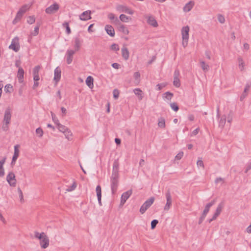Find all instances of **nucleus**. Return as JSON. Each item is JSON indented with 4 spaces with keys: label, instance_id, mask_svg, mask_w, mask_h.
Returning <instances> with one entry per match:
<instances>
[{
    "label": "nucleus",
    "instance_id": "nucleus-1",
    "mask_svg": "<svg viewBox=\"0 0 251 251\" xmlns=\"http://www.w3.org/2000/svg\"><path fill=\"white\" fill-rule=\"evenodd\" d=\"M11 119V109L10 107H7L4 112V118L3 120L2 129L6 131L9 129V124L10 123Z\"/></svg>",
    "mask_w": 251,
    "mask_h": 251
},
{
    "label": "nucleus",
    "instance_id": "nucleus-2",
    "mask_svg": "<svg viewBox=\"0 0 251 251\" xmlns=\"http://www.w3.org/2000/svg\"><path fill=\"white\" fill-rule=\"evenodd\" d=\"M190 31V28L189 26L186 25L183 26L181 30V34L182 39V46L184 48H186L188 45L189 40V33Z\"/></svg>",
    "mask_w": 251,
    "mask_h": 251
},
{
    "label": "nucleus",
    "instance_id": "nucleus-3",
    "mask_svg": "<svg viewBox=\"0 0 251 251\" xmlns=\"http://www.w3.org/2000/svg\"><path fill=\"white\" fill-rule=\"evenodd\" d=\"M154 201V198L153 197H151L146 201L141 207L140 212L142 214H144L145 211L152 205Z\"/></svg>",
    "mask_w": 251,
    "mask_h": 251
},
{
    "label": "nucleus",
    "instance_id": "nucleus-4",
    "mask_svg": "<svg viewBox=\"0 0 251 251\" xmlns=\"http://www.w3.org/2000/svg\"><path fill=\"white\" fill-rule=\"evenodd\" d=\"M118 176L119 175H117L116 174L115 175H112L111 177V190L112 193H115L117 190V187L118 185Z\"/></svg>",
    "mask_w": 251,
    "mask_h": 251
},
{
    "label": "nucleus",
    "instance_id": "nucleus-5",
    "mask_svg": "<svg viewBox=\"0 0 251 251\" xmlns=\"http://www.w3.org/2000/svg\"><path fill=\"white\" fill-rule=\"evenodd\" d=\"M19 38L15 37L12 41L11 45L9 46V48L17 52L20 49V44L19 41Z\"/></svg>",
    "mask_w": 251,
    "mask_h": 251
},
{
    "label": "nucleus",
    "instance_id": "nucleus-6",
    "mask_svg": "<svg viewBox=\"0 0 251 251\" xmlns=\"http://www.w3.org/2000/svg\"><path fill=\"white\" fill-rule=\"evenodd\" d=\"M6 180L9 184L12 187H15L16 184L15 175L13 172H10L6 177Z\"/></svg>",
    "mask_w": 251,
    "mask_h": 251
},
{
    "label": "nucleus",
    "instance_id": "nucleus-7",
    "mask_svg": "<svg viewBox=\"0 0 251 251\" xmlns=\"http://www.w3.org/2000/svg\"><path fill=\"white\" fill-rule=\"evenodd\" d=\"M38 237L42 248L46 249L49 245V239L48 236H36Z\"/></svg>",
    "mask_w": 251,
    "mask_h": 251
},
{
    "label": "nucleus",
    "instance_id": "nucleus-8",
    "mask_svg": "<svg viewBox=\"0 0 251 251\" xmlns=\"http://www.w3.org/2000/svg\"><path fill=\"white\" fill-rule=\"evenodd\" d=\"M165 196L167 200V202L164 206V210L165 211H168L171 208L172 204V197L170 192L169 191H168L166 192Z\"/></svg>",
    "mask_w": 251,
    "mask_h": 251
},
{
    "label": "nucleus",
    "instance_id": "nucleus-9",
    "mask_svg": "<svg viewBox=\"0 0 251 251\" xmlns=\"http://www.w3.org/2000/svg\"><path fill=\"white\" fill-rule=\"evenodd\" d=\"M224 205H225V202L224 201L221 202L219 204V205L216 210L215 213H214L212 218L210 220L209 222H211L212 221L215 220L217 218V217L219 216V215L220 214L221 211H222V210L224 207Z\"/></svg>",
    "mask_w": 251,
    "mask_h": 251
},
{
    "label": "nucleus",
    "instance_id": "nucleus-10",
    "mask_svg": "<svg viewBox=\"0 0 251 251\" xmlns=\"http://www.w3.org/2000/svg\"><path fill=\"white\" fill-rule=\"evenodd\" d=\"M117 10L120 12H125L130 15L134 14V11L132 9L123 5H118L117 7Z\"/></svg>",
    "mask_w": 251,
    "mask_h": 251
},
{
    "label": "nucleus",
    "instance_id": "nucleus-11",
    "mask_svg": "<svg viewBox=\"0 0 251 251\" xmlns=\"http://www.w3.org/2000/svg\"><path fill=\"white\" fill-rule=\"evenodd\" d=\"M59 8V5L55 3L53 4L50 5V7L47 8L45 10L46 13L48 14H51L57 12Z\"/></svg>",
    "mask_w": 251,
    "mask_h": 251
},
{
    "label": "nucleus",
    "instance_id": "nucleus-12",
    "mask_svg": "<svg viewBox=\"0 0 251 251\" xmlns=\"http://www.w3.org/2000/svg\"><path fill=\"white\" fill-rule=\"evenodd\" d=\"M75 53V51L73 50H68L66 52V62L68 64L72 63L73 58V55Z\"/></svg>",
    "mask_w": 251,
    "mask_h": 251
},
{
    "label": "nucleus",
    "instance_id": "nucleus-13",
    "mask_svg": "<svg viewBox=\"0 0 251 251\" xmlns=\"http://www.w3.org/2000/svg\"><path fill=\"white\" fill-rule=\"evenodd\" d=\"M91 11L87 10L83 12L80 16L79 19L82 21H87L91 19Z\"/></svg>",
    "mask_w": 251,
    "mask_h": 251
},
{
    "label": "nucleus",
    "instance_id": "nucleus-14",
    "mask_svg": "<svg viewBox=\"0 0 251 251\" xmlns=\"http://www.w3.org/2000/svg\"><path fill=\"white\" fill-rule=\"evenodd\" d=\"M132 194V190H130L124 193L121 197V204L123 205Z\"/></svg>",
    "mask_w": 251,
    "mask_h": 251
},
{
    "label": "nucleus",
    "instance_id": "nucleus-15",
    "mask_svg": "<svg viewBox=\"0 0 251 251\" xmlns=\"http://www.w3.org/2000/svg\"><path fill=\"white\" fill-rule=\"evenodd\" d=\"M61 71L59 67H57L54 70V80L57 83L60 79Z\"/></svg>",
    "mask_w": 251,
    "mask_h": 251
},
{
    "label": "nucleus",
    "instance_id": "nucleus-16",
    "mask_svg": "<svg viewBox=\"0 0 251 251\" xmlns=\"http://www.w3.org/2000/svg\"><path fill=\"white\" fill-rule=\"evenodd\" d=\"M19 145H17L14 147V153L12 158V163H14L15 162L19 155L20 151L19 150Z\"/></svg>",
    "mask_w": 251,
    "mask_h": 251
},
{
    "label": "nucleus",
    "instance_id": "nucleus-17",
    "mask_svg": "<svg viewBox=\"0 0 251 251\" xmlns=\"http://www.w3.org/2000/svg\"><path fill=\"white\" fill-rule=\"evenodd\" d=\"M195 5L194 1H190L189 2L186 3L184 6L183 9L185 12L190 11L193 7Z\"/></svg>",
    "mask_w": 251,
    "mask_h": 251
},
{
    "label": "nucleus",
    "instance_id": "nucleus-18",
    "mask_svg": "<svg viewBox=\"0 0 251 251\" xmlns=\"http://www.w3.org/2000/svg\"><path fill=\"white\" fill-rule=\"evenodd\" d=\"M24 74L25 72L23 68H20L18 69L17 77L20 83H23L24 82Z\"/></svg>",
    "mask_w": 251,
    "mask_h": 251
},
{
    "label": "nucleus",
    "instance_id": "nucleus-19",
    "mask_svg": "<svg viewBox=\"0 0 251 251\" xmlns=\"http://www.w3.org/2000/svg\"><path fill=\"white\" fill-rule=\"evenodd\" d=\"M81 42L79 38H75L74 41V48L75 52L78 51L81 47Z\"/></svg>",
    "mask_w": 251,
    "mask_h": 251
},
{
    "label": "nucleus",
    "instance_id": "nucleus-20",
    "mask_svg": "<svg viewBox=\"0 0 251 251\" xmlns=\"http://www.w3.org/2000/svg\"><path fill=\"white\" fill-rule=\"evenodd\" d=\"M122 55L123 58L127 60L129 58V51L127 48L126 47H123V48L121 50Z\"/></svg>",
    "mask_w": 251,
    "mask_h": 251
},
{
    "label": "nucleus",
    "instance_id": "nucleus-21",
    "mask_svg": "<svg viewBox=\"0 0 251 251\" xmlns=\"http://www.w3.org/2000/svg\"><path fill=\"white\" fill-rule=\"evenodd\" d=\"M105 29L107 33L110 36L113 37L115 35V31L113 27L110 25H106Z\"/></svg>",
    "mask_w": 251,
    "mask_h": 251
},
{
    "label": "nucleus",
    "instance_id": "nucleus-22",
    "mask_svg": "<svg viewBox=\"0 0 251 251\" xmlns=\"http://www.w3.org/2000/svg\"><path fill=\"white\" fill-rule=\"evenodd\" d=\"M119 25L118 29L119 30L124 34L127 35L129 33V31L127 28L124 25L121 24L120 22L117 24Z\"/></svg>",
    "mask_w": 251,
    "mask_h": 251
},
{
    "label": "nucleus",
    "instance_id": "nucleus-23",
    "mask_svg": "<svg viewBox=\"0 0 251 251\" xmlns=\"http://www.w3.org/2000/svg\"><path fill=\"white\" fill-rule=\"evenodd\" d=\"M215 201L213 200L211 202H209L206 204L202 213L203 216H206V214L209 211L210 207L212 206L215 203Z\"/></svg>",
    "mask_w": 251,
    "mask_h": 251
},
{
    "label": "nucleus",
    "instance_id": "nucleus-24",
    "mask_svg": "<svg viewBox=\"0 0 251 251\" xmlns=\"http://www.w3.org/2000/svg\"><path fill=\"white\" fill-rule=\"evenodd\" d=\"M148 23L151 25L153 26V27H157L158 26V24L152 16H149L148 20Z\"/></svg>",
    "mask_w": 251,
    "mask_h": 251
},
{
    "label": "nucleus",
    "instance_id": "nucleus-25",
    "mask_svg": "<svg viewBox=\"0 0 251 251\" xmlns=\"http://www.w3.org/2000/svg\"><path fill=\"white\" fill-rule=\"evenodd\" d=\"M96 193L98 197L99 203L100 205H101V187L100 185H98L96 187Z\"/></svg>",
    "mask_w": 251,
    "mask_h": 251
},
{
    "label": "nucleus",
    "instance_id": "nucleus-26",
    "mask_svg": "<svg viewBox=\"0 0 251 251\" xmlns=\"http://www.w3.org/2000/svg\"><path fill=\"white\" fill-rule=\"evenodd\" d=\"M134 93L138 97L139 100H142L143 98V93L139 88H136L134 90Z\"/></svg>",
    "mask_w": 251,
    "mask_h": 251
},
{
    "label": "nucleus",
    "instance_id": "nucleus-27",
    "mask_svg": "<svg viewBox=\"0 0 251 251\" xmlns=\"http://www.w3.org/2000/svg\"><path fill=\"white\" fill-rule=\"evenodd\" d=\"M93 82H94V79L92 76H89L88 77H87V78L86 80V83L87 85L90 88H93V87H94Z\"/></svg>",
    "mask_w": 251,
    "mask_h": 251
},
{
    "label": "nucleus",
    "instance_id": "nucleus-28",
    "mask_svg": "<svg viewBox=\"0 0 251 251\" xmlns=\"http://www.w3.org/2000/svg\"><path fill=\"white\" fill-rule=\"evenodd\" d=\"M108 17L110 20H113V23L116 25H117L120 22L118 19L113 13H109L108 15Z\"/></svg>",
    "mask_w": 251,
    "mask_h": 251
},
{
    "label": "nucleus",
    "instance_id": "nucleus-29",
    "mask_svg": "<svg viewBox=\"0 0 251 251\" xmlns=\"http://www.w3.org/2000/svg\"><path fill=\"white\" fill-rule=\"evenodd\" d=\"M5 162V158L0 160V176H3L4 175V170L3 169V164Z\"/></svg>",
    "mask_w": 251,
    "mask_h": 251
},
{
    "label": "nucleus",
    "instance_id": "nucleus-30",
    "mask_svg": "<svg viewBox=\"0 0 251 251\" xmlns=\"http://www.w3.org/2000/svg\"><path fill=\"white\" fill-rule=\"evenodd\" d=\"M30 7V5H24L19 9L18 12L22 15H24V14L29 9Z\"/></svg>",
    "mask_w": 251,
    "mask_h": 251
},
{
    "label": "nucleus",
    "instance_id": "nucleus-31",
    "mask_svg": "<svg viewBox=\"0 0 251 251\" xmlns=\"http://www.w3.org/2000/svg\"><path fill=\"white\" fill-rule=\"evenodd\" d=\"M118 168H119V163H118V161H115L113 163L112 175H115L116 174L117 175H119L118 173Z\"/></svg>",
    "mask_w": 251,
    "mask_h": 251
},
{
    "label": "nucleus",
    "instance_id": "nucleus-32",
    "mask_svg": "<svg viewBox=\"0 0 251 251\" xmlns=\"http://www.w3.org/2000/svg\"><path fill=\"white\" fill-rule=\"evenodd\" d=\"M23 16V15L21 14V13L18 12L15 19L12 22L13 24L15 25L18 22H19L22 19Z\"/></svg>",
    "mask_w": 251,
    "mask_h": 251
},
{
    "label": "nucleus",
    "instance_id": "nucleus-33",
    "mask_svg": "<svg viewBox=\"0 0 251 251\" xmlns=\"http://www.w3.org/2000/svg\"><path fill=\"white\" fill-rule=\"evenodd\" d=\"M200 65L202 69L204 72H207L209 70V65L205 63L203 61H200Z\"/></svg>",
    "mask_w": 251,
    "mask_h": 251
},
{
    "label": "nucleus",
    "instance_id": "nucleus-34",
    "mask_svg": "<svg viewBox=\"0 0 251 251\" xmlns=\"http://www.w3.org/2000/svg\"><path fill=\"white\" fill-rule=\"evenodd\" d=\"M119 18L121 21H122L123 22H125V23H127L131 20V18L127 17V16H126L125 14L120 15Z\"/></svg>",
    "mask_w": 251,
    "mask_h": 251
},
{
    "label": "nucleus",
    "instance_id": "nucleus-35",
    "mask_svg": "<svg viewBox=\"0 0 251 251\" xmlns=\"http://www.w3.org/2000/svg\"><path fill=\"white\" fill-rule=\"evenodd\" d=\"M238 61L240 70L243 71L244 70L245 63L243 59L240 57L238 58Z\"/></svg>",
    "mask_w": 251,
    "mask_h": 251
},
{
    "label": "nucleus",
    "instance_id": "nucleus-36",
    "mask_svg": "<svg viewBox=\"0 0 251 251\" xmlns=\"http://www.w3.org/2000/svg\"><path fill=\"white\" fill-rule=\"evenodd\" d=\"M40 24H37V25L35 27L34 30L31 33V35L33 36H37L39 33Z\"/></svg>",
    "mask_w": 251,
    "mask_h": 251
},
{
    "label": "nucleus",
    "instance_id": "nucleus-37",
    "mask_svg": "<svg viewBox=\"0 0 251 251\" xmlns=\"http://www.w3.org/2000/svg\"><path fill=\"white\" fill-rule=\"evenodd\" d=\"M27 23L30 25L33 24L35 22V18L34 16H29L27 17Z\"/></svg>",
    "mask_w": 251,
    "mask_h": 251
},
{
    "label": "nucleus",
    "instance_id": "nucleus-38",
    "mask_svg": "<svg viewBox=\"0 0 251 251\" xmlns=\"http://www.w3.org/2000/svg\"><path fill=\"white\" fill-rule=\"evenodd\" d=\"M64 133L65 134L66 138L68 140H71L72 139V133L69 130V129L68 130H67Z\"/></svg>",
    "mask_w": 251,
    "mask_h": 251
},
{
    "label": "nucleus",
    "instance_id": "nucleus-39",
    "mask_svg": "<svg viewBox=\"0 0 251 251\" xmlns=\"http://www.w3.org/2000/svg\"><path fill=\"white\" fill-rule=\"evenodd\" d=\"M57 125L59 130L61 132H62L63 133H64L68 129L67 127L61 125L60 124H57Z\"/></svg>",
    "mask_w": 251,
    "mask_h": 251
},
{
    "label": "nucleus",
    "instance_id": "nucleus-40",
    "mask_svg": "<svg viewBox=\"0 0 251 251\" xmlns=\"http://www.w3.org/2000/svg\"><path fill=\"white\" fill-rule=\"evenodd\" d=\"M63 26L65 27L66 29V32L68 34H69L71 33V29L69 27V23H67V22H65L63 24Z\"/></svg>",
    "mask_w": 251,
    "mask_h": 251
},
{
    "label": "nucleus",
    "instance_id": "nucleus-41",
    "mask_svg": "<svg viewBox=\"0 0 251 251\" xmlns=\"http://www.w3.org/2000/svg\"><path fill=\"white\" fill-rule=\"evenodd\" d=\"M40 69H41V67L39 65L35 66L33 70V75H39V72Z\"/></svg>",
    "mask_w": 251,
    "mask_h": 251
},
{
    "label": "nucleus",
    "instance_id": "nucleus-42",
    "mask_svg": "<svg viewBox=\"0 0 251 251\" xmlns=\"http://www.w3.org/2000/svg\"><path fill=\"white\" fill-rule=\"evenodd\" d=\"M173 84L176 87H179L180 86V82L178 77L174 78Z\"/></svg>",
    "mask_w": 251,
    "mask_h": 251
},
{
    "label": "nucleus",
    "instance_id": "nucleus-43",
    "mask_svg": "<svg viewBox=\"0 0 251 251\" xmlns=\"http://www.w3.org/2000/svg\"><path fill=\"white\" fill-rule=\"evenodd\" d=\"M18 192L19 195L20 201H21V202L23 203L24 202L23 194V192H22L21 189L19 188H18Z\"/></svg>",
    "mask_w": 251,
    "mask_h": 251
},
{
    "label": "nucleus",
    "instance_id": "nucleus-44",
    "mask_svg": "<svg viewBox=\"0 0 251 251\" xmlns=\"http://www.w3.org/2000/svg\"><path fill=\"white\" fill-rule=\"evenodd\" d=\"M226 122V119L225 116H223L221 117L220 121H219V125L224 127Z\"/></svg>",
    "mask_w": 251,
    "mask_h": 251
},
{
    "label": "nucleus",
    "instance_id": "nucleus-45",
    "mask_svg": "<svg viewBox=\"0 0 251 251\" xmlns=\"http://www.w3.org/2000/svg\"><path fill=\"white\" fill-rule=\"evenodd\" d=\"M76 187V183L75 182H74L72 186L68 187L66 190L68 192H71L74 190Z\"/></svg>",
    "mask_w": 251,
    "mask_h": 251
},
{
    "label": "nucleus",
    "instance_id": "nucleus-46",
    "mask_svg": "<svg viewBox=\"0 0 251 251\" xmlns=\"http://www.w3.org/2000/svg\"><path fill=\"white\" fill-rule=\"evenodd\" d=\"M218 21L221 23L224 24L225 22V19L223 15L221 14H218L217 16Z\"/></svg>",
    "mask_w": 251,
    "mask_h": 251
},
{
    "label": "nucleus",
    "instance_id": "nucleus-47",
    "mask_svg": "<svg viewBox=\"0 0 251 251\" xmlns=\"http://www.w3.org/2000/svg\"><path fill=\"white\" fill-rule=\"evenodd\" d=\"M158 126L161 128H164L165 126V120L163 118L160 119L158 122Z\"/></svg>",
    "mask_w": 251,
    "mask_h": 251
},
{
    "label": "nucleus",
    "instance_id": "nucleus-48",
    "mask_svg": "<svg viewBox=\"0 0 251 251\" xmlns=\"http://www.w3.org/2000/svg\"><path fill=\"white\" fill-rule=\"evenodd\" d=\"M170 106L171 108L175 110V111H177L179 108L176 103L173 102L170 104Z\"/></svg>",
    "mask_w": 251,
    "mask_h": 251
},
{
    "label": "nucleus",
    "instance_id": "nucleus-49",
    "mask_svg": "<svg viewBox=\"0 0 251 251\" xmlns=\"http://www.w3.org/2000/svg\"><path fill=\"white\" fill-rule=\"evenodd\" d=\"M12 90V86L10 84H7L4 87V91L7 92H10Z\"/></svg>",
    "mask_w": 251,
    "mask_h": 251
},
{
    "label": "nucleus",
    "instance_id": "nucleus-50",
    "mask_svg": "<svg viewBox=\"0 0 251 251\" xmlns=\"http://www.w3.org/2000/svg\"><path fill=\"white\" fill-rule=\"evenodd\" d=\"M113 97L115 99H117L119 96V91L117 89H114L113 92Z\"/></svg>",
    "mask_w": 251,
    "mask_h": 251
},
{
    "label": "nucleus",
    "instance_id": "nucleus-51",
    "mask_svg": "<svg viewBox=\"0 0 251 251\" xmlns=\"http://www.w3.org/2000/svg\"><path fill=\"white\" fill-rule=\"evenodd\" d=\"M36 133L37 134L39 135L40 137H41L43 135V131L41 128H38L36 130Z\"/></svg>",
    "mask_w": 251,
    "mask_h": 251
},
{
    "label": "nucleus",
    "instance_id": "nucleus-52",
    "mask_svg": "<svg viewBox=\"0 0 251 251\" xmlns=\"http://www.w3.org/2000/svg\"><path fill=\"white\" fill-rule=\"evenodd\" d=\"M111 49L114 51H118L119 50V47L117 44H113L111 46Z\"/></svg>",
    "mask_w": 251,
    "mask_h": 251
},
{
    "label": "nucleus",
    "instance_id": "nucleus-53",
    "mask_svg": "<svg viewBox=\"0 0 251 251\" xmlns=\"http://www.w3.org/2000/svg\"><path fill=\"white\" fill-rule=\"evenodd\" d=\"M164 95H165V98L168 100H171L173 96L172 93L169 92H166Z\"/></svg>",
    "mask_w": 251,
    "mask_h": 251
},
{
    "label": "nucleus",
    "instance_id": "nucleus-54",
    "mask_svg": "<svg viewBox=\"0 0 251 251\" xmlns=\"http://www.w3.org/2000/svg\"><path fill=\"white\" fill-rule=\"evenodd\" d=\"M158 221L157 220H153L151 223V227L153 229L155 227L156 225L158 224Z\"/></svg>",
    "mask_w": 251,
    "mask_h": 251
},
{
    "label": "nucleus",
    "instance_id": "nucleus-55",
    "mask_svg": "<svg viewBox=\"0 0 251 251\" xmlns=\"http://www.w3.org/2000/svg\"><path fill=\"white\" fill-rule=\"evenodd\" d=\"M166 83H161V84H158L156 85V87H157L158 90H161L163 88L165 87L166 86Z\"/></svg>",
    "mask_w": 251,
    "mask_h": 251
},
{
    "label": "nucleus",
    "instance_id": "nucleus-56",
    "mask_svg": "<svg viewBox=\"0 0 251 251\" xmlns=\"http://www.w3.org/2000/svg\"><path fill=\"white\" fill-rule=\"evenodd\" d=\"M251 86V84H248V83L246 84V87H245V89H244V93L245 94V93L248 94V91H249V89H250Z\"/></svg>",
    "mask_w": 251,
    "mask_h": 251
},
{
    "label": "nucleus",
    "instance_id": "nucleus-57",
    "mask_svg": "<svg viewBox=\"0 0 251 251\" xmlns=\"http://www.w3.org/2000/svg\"><path fill=\"white\" fill-rule=\"evenodd\" d=\"M51 116L52 118V120L54 122L55 124L57 125V124H59L58 123V120H57V118L55 117V115L52 113L51 112Z\"/></svg>",
    "mask_w": 251,
    "mask_h": 251
},
{
    "label": "nucleus",
    "instance_id": "nucleus-58",
    "mask_svg": "<svg viewBox=\"0 0 251 251\" xmlns=\"http://www.w3.org/2000/svg\"><path fill=\"white\" fill-rule=\"evenodd\" d=\"M140 77V74L139 72H135L134 74V77L135 79L138 80V82H139V78Z\"/></svg>",
    "mask_w": 251,
    "mask_h": 251
},
{
    "label": "nucleus",
    "instance_id": "nucleus-59",
    "mask_svg": "<svg viewBox=\"0 0 251 251\" xmlns=\"http://www.w3.org/2000/svg\"><path fill=\"white\" fill-rule=\"evenodd\" d=\"M232 113L230 112L227 117V122L229 123H231L232 121Z\"/></svg>",
    "mask_w": 251,
    "mask_h": 251
},
{
    "label": "nucleus",
    "instance_id": "nucleus-60",
    "mask_svg": "<svg viewBox=\"0 0 251 251\" xmlns=\"http://www.w3.org/2000/svg\"><path fill=\"white\" fill-rule=\"evenodd\" d=\"M21 62L20 60H17L15 62V66L16 67L18 68L19 69L20 68H22L21 67Z\"/></svg>",
    "mask_w": 251,
    "mask_h": 251
},
{
    "label": "nucleus",
    "instance_id": "nucleus-61",
    "mask_svg": "<svg viewBox=\"0 0 251 251\" xmlns=\"http://www.w3.org/2000/svg\"><path fill=\"white\" fill-rule=\"evenodd\" d=\"M183 152H179L176 155V158L177 160H180L183 156Z\"/></svg>",
    "mask_w": 251,
    "mask_h": 251
},
{
    "label": "nucleus",
    "instance_id": "nucleus-62",
    "mask_svg": "<svg viewBox=\"0 0 251 251\" xmlns=\"http://www.w3.org/2000/svg\"><path fill=\"white\" fill-rule=\"evenodd\" d=\"M197 164L198 166H200L202 168H204V164H203V161L201 160H199L197 161Z\"/></svg>",
    "mask_w": 251,
    "mask_h": 251
},
{
    "label": "nucleus",
    "instance_id": "nucleus-63",
    "mask_svg": "<svg viewBox=\"0 0 251 251\" xmlns=\"http://www.w3.org/2000/svg\"><path fill=\"white\" fill-rule=\"evenodd\" d=\"M200 130L199 128H197V129H195L192 133L191 136L192 135H196Z\"/></svg>",
    "mask_w": 251,
    "mask_h": 251
},
{
    "label": "nucleus",
    "instance_id": "nucleus-64",
    "mask_svg": "<svg viewBox=\"0 0 251 251\" xmlns=\"http://www.w3.org/2000/svg\"><path fill=\"white\" fill-rule=\"evenodd\" d=\"M120 65L117 63H114L112 64V66L116 69H118L120 68Z\"/></svg>",
    "mask_w": 251,
    "mask_h": 251
}]
</instances>
